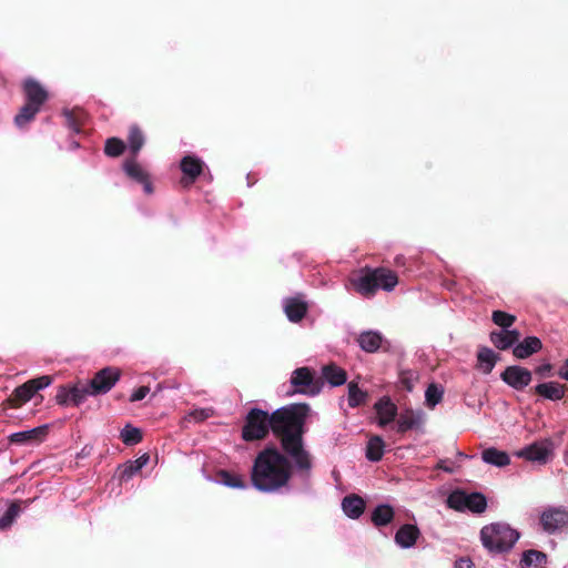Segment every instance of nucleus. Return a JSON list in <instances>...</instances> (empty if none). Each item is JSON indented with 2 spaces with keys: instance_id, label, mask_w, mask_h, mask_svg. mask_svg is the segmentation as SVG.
<instances>
[{
  "instance_id": "nucleus-1",
  "label": "nucleus",
  "mask_w": 568,
  "mask_h": 568,
  "mask_svg": "<svg viewBox=\"0 0 568 568\" xmlns=\"http://www.w3.org/2000/svg\"><path fill=\"white\" fill-rule=\"evenodd\" d=\"M310 406L305 403L290 404L272 413V433L282 450L292 458L295 469L308 475L313 467L311 453L304 446L305 423Z\"/></svg>"
},
{
  "instance_id": "nucleus-2",
  "label": "nucleus",
  "mask_w": 568,
  "mask_h": 568,
  "mask_svg": "<svg viewBox=\"0 0 568 568\" xmlns=\"http://www.w3.org/2000/svg\"><path fill=\"white\" fill-rule=\"evenodd\" d=\"M294 462L283 450L270 445L255 457L251 469L252 485L262 493H276L288 486Z\"/></svg>"
},
{
  "instance_id": "nucleus-3",
  "label": "nucleus",
  "mask_w": 568,
  "mask_h": 568,
  "mask_svg": "<svg viewBox=\"0 0 568 568\" xmlns=\"http://www.w3.org/2000/svg\"><path fill=\"white\" fill-rule=\"evenodd\" d=\"M352 282L356 292L361 295L373 297L378 290L393 291L398 284V276L394 271L386 267L371 268L366 266Z\"/></svg>"
},
{
  "instance_id": "nucleus-4",
  "label": "nucleus",
  "mask_w": 568,
  "mask_h": 568,
  "mask_svg": "<svg viewBox=\"0 0 568 568\" xmlns=\"http://www.w3.org/2000/svg\"><path fill=\"white\" fill-rule=\"evenodd\" d=\"M519 537L520 534L506 523H493L480 529L483 546L494 554L509 551Z\"/></svg>"
},
{
  "instance_id": "nucleus-5",
  "label": "nucleus",
  "mask_w": 568,
  "mask_h": 568,
  "mask_svg": "<svg viewBox=\"0 0 568 568\" xmlns=\"http://www.w3.org/2000/svg\"><path fill=\"white\" fill-rule=\"evenodd\" d=\"M53 382V377L50 375H42L24 382L22 385L16 387L12 393L6 398L0 405V413L4 416L8 415L9 409L21 408L24 404L30 402L32 398H39L42 402L43 396L38 393Z\"/></svg>"
},
{
  "instance_id": "nucleus-6",
  "label": "nucleus",
  "mask_w": 568,
  "mask_h": 568,
  "mask_svg": "<svg viewBox=\"0 0 568 568\" xmlns=\"http://www.w3.org/2000/svg\"><path fill=\"white\" fill-rule=\"evenodd\" d=\"M272 414L257 407L251 408L242 427V439L245 442L262 440L272 432Z\"/></svg>"
},
{
  "instance_id": "nucleus-7",
  "label": "nucleus",
  "mask_w": 568,
  "mask_h": 568,
  "mask_svg": "<svg viewBox=\"0 0 568 568\" xmlns=\"http://www.w3.org/2000/svg\"><path fill=\"white\" fill-rule=\"evenodd\" d=\"M447 505L457 511L469 510L474 514H483L487 508V499L481 493L456 489L449 494Z\"/></svg>"
},
{
  "instance_id": "nucleus-8",
  "label": "nucleus",
  "mask_w": 568,
  "mask_h": 568,
  "mask_svg": "<svg viewBox=\"0 0 568 568\" xmlns=\"http://www.w3.org/2000/svg\"><path fill=\"white\" fill-rule=\"evenodd\" d=\"M291 385L293 390L288 394H303L307 396H315L320 394L323 382L316 378L314 372L306 366L298 367L293 371L291 375Z\"/></svg>"
},
{
  "instance_id": "nucleus-9",
  "label": "nucleus",
  "mask_w": 568,
  "mask_h": 568,
  "mask_svg": "<svg viewBox=\"0 0 568 568\" xmlns=\"http://www.w3.org/2000/svg\"><path fill=\"white\" fill-rule=\"evenodd\" d=\"M121 377V369L114 366H108L94 374L88 384H83L87 395L95 396L105 394L112 389Z\"/></svg>"
},
{
  "instance_id": "nucleus-10",
  "label": "nucleus",
  "mask_w": 568,
  "mask_h": 568,
  "mask_svg": "<svg viewBox=\"0 0 568 568\" xmlns=\"http://www.w3.org/2000/svg\"><path fill=\"white\" fill-rule=\"evenodd\" d=\"M540 525L548 534H555L568 526V511L562 507H549L540 515Z\"/></svg>"
},
{
  "instance_id": "nucleus-11",
  "label": "nucleus",
  "mask_w": 568,
  "mask_h": 568,
  "mask_svg": "<svg viewBox=\"0 0 568 568\" xmlns=\"http://www.w3.org/2000/svg\"><path fill=\"white\" fill-rule=\"evenodd\" d=\"M504 383L516 390H523L532 381V374L529 369L518 365L507 366L500 374Z\"/></svg>"
},
{
  "instance_id": "nucleus-12",
  "label": "nucleus",
  "mask_w": 568,
  "mask_h": 568,
  "mask_svg": "<svg viewBox=\"0 0 568 568\" xmlns=\"http://www.w3.org/2000/svg\"><path fill=\"white\" fill-rule=\"evenodd\" d=\"M87 390L84 388V385L81 383H78L73 386L69 385H61L58 388L55 400L61 406L67 405H74L79 406L81 403H83L87 399Z\"/></svg>"
},
{
  "instance_id": "nucleus-13",
  "label": "nucleus",
  "mask_w": 568,
  "mask_h": 568,
  "mask_svg": "<svg viewBox=\"0 0 568 568\" xmlns=\"http://www.w3.org/2000/svg\"><path fill=\"white\" fill-rule=\"evenodd\" d=\"M204 162L194 155H185L180 162V169L183 173L181 184L185 187L192 185L196 179L203 173Z\"/></svg>"
},
{
  "instance_id": "nucleus-14",
  "label": "nucleus",
  "mask_w": 568,
  "mask_h": 568,
  "mask_svg": "<svg viewBox=\"0 0 568 568\" xmlns=\"http://www.w3.org/2000/svg\"><path fill=\"white\" fill-rule=\"evenodd\" d=\"M551 442H536L516 453V456L524 458L529 462H537L539 464H546L549 456L551 455Z\"/></svg>"
},
{
  "instance_id": "nucleus-15",
  "label": "nucleus",
  "mask_w": 568,
  "mask_h": 568,
  "mask_svg": "<svg viewBox=\"0 0 568 568\" xmlns=\"http://www.w3.org/2000/svg\"><path fill=\"white\" fill-rule=\"evenodd\" d=\"M49 433L48 425H42L32 429L13 433L8 437L9 444L26 446L42 443Z\"/></svg>"
},
{
  "instance_id": "nucleus-16",
  "label": "nucleus",
  "mask_w": 568,
  "mask_h": 568,
  "mask_svg": "<svg viewBox=\"0 0 568 568\" xmlns=\"http://www.w3.org/2000/svg\"><path fill=\"white\" fill-rule=\"evenodd\" d=\"M283 308L290 322L300 323L307 314L308 303L305 301L304 295L297 294L296 296L285 298Z\"/></svg>"
},
{
  "instance_id": "nucleus-17",
  "label": "nucleus",
  "mask_w": 568,
  "mask_h": 568,
  "mask_svg": "<svg viewBox=\"0 0 568 568\" xmlns=\"http://www.w3.org/2000/svg\"><path fill=\"white\" fill-rule=\"evenodd\" d=\"M23 93L26 97V103L40 110L49 98L47 90L41 85V83L31 78L23 82Z\"/></svg>"
},
{
  "instance_id": "nucleus-18",
  "label": "nucleus",
  "mask_w": 568,
  "mask_h": 568,
  "mask_svg": "<svg viewBox=\"0 0 568 568\" xmlns=\"http://www.w3.org/2000/svg\"><path fill=\"white\" fill-rule=\"evenodd\" d=\"M135 159L136 158L126 159L123 163V170L130 179L143 185L146 194H151L153 193V186L150 175Z\"/></svg>"
},
{
  "instance_id": "nucleus-19",
  "label": "nucleus",
  "mask_w": 568,
  "mask_h": 568,
  "mask_svg": "<svg viewBox=\"0 0 568 568\" xmlns=\"http://www.w3.org/2000/svg\"><path fill=\"white\" fill-rule=\"evenodd\" d=\"M424 425V413L410 408L403 410L397 418V433L405 434L408 430H420Z\"/></svg>"
},
{
  "instance_id": "nucleus-20",
  "label": "nucleus",
  "mask_w": 568,
  "mask_h": 568,
  "mask_svg": "<svg viewBox=\"0 0 568 568\" xmlns=\"http://www.w3.org/2000/svg\"><path fill=\"white\" fill-rule=\"evenodd\" d=\"M531 390L545 399L560 400L566 394L567 385L558 382H547L536 385Z\"/></svg>"
},
{
  "instance_id": "nucleus-21",
  "label": "nucleus",
  "mask_w": 568,
  "mask_h": 568,
  "mask_svg": "<svg viewBox=\"0 0 568 568\" xmlns=\"http://www.w3.org/2000/svg\"><path fill=\"white\" fill-rule=\"evenodd\" d=\"M420 536V530L416 525L404 524L395 534V542L402 548L413 547Z\"/></svg>"
},
{
  "instance_id": "nucleus-22",
  "label": "nucleus",
  "mask_w": 568,
  "mask_h": 568,
  "mask_svg": "<svg viewBox=\"0 0 568 568\" xmlns=\"http://www.w3.org/2000/svg\"><path fill=\"white\" fill-rule=\"evenodd\" d=\"M542 348L540 338L536 336H528L519 342L513 348V354L516 358L525 359Z\"/></svg>"
},
{
  "instance_id": "nucleus-23",
  "label": "nucleus",
  "mask_w": 568,
  "mask_h": 568,
  "mask_svg": "<svg viewBox=\"0 0 568 568\" xmlns=\"http://www.w3.org/2000/svg\"><path fill=\"white\" fill-rule=\"evenodd\" d=\"M375 409L378 415V425L382 427L392 423L397 416V407L388 397L379 399L375 404Z\"/></svg>"
},
{
  "instance_id": "nucleus-24",
  "label": "nucleus",
  "mask_w": 568,
  "mask_h": 568,
  "mask_svg": "<svg viewBox=\"0 0 568 568\" xmlns=\"http://www.w3.org/2000/svg\"><path fill=\"white\" fill-rule=\"evenodd\" d=\"M33 499L13 500L8 507L7 511L0 517V530H7L12 526L16 518L19 516L22 508H27Z\"/></svg>"
},
{
  "instance_id": "nucleus-25",
  "label": "nucleus",
  "mask_w": 568,
  "mask_h": 568,
  "mask_svg": "<svg viewBox=\"0 0 568 568\" xmlns=\"http://www.w3.org/2000/svg\"><path fill=\"white\" fill-rule=\"evenodd\" d=\"M344 513L352 519H357L365 510V501L358 495H348L342 501Z\"/></svg>"
},
{
  "instance_id": "nucleus-26",
  "label": "nucleus",
  "mask_w": 568,
  "mask_h": 568,
  "mask_svg": "<svg viewBox=\"0 0 568 568\" xmlns=\"http://www.w3.org/2000/svg\"><path fill=\"white\" fill-rule=\"evenodd\" d=\"M498 359L499 355L495 353L493 349L488 347H480L477 353V367L484 374H489L494 369Z\"/></svg>"
},
{
  "instance_id": "nucleus-27",
  "label": "nucleus",
  "mask_w": 568,
  "mask_h": 568,
  "mask_svg": "<svg viewBox=\"0 0 568 568\" xmlns=\"http://www.w3.org/2000/svg\"><path fill=\"white\" fill-rule=\"evenodd\" d=\"M394 517V508L388 504H382L373 510L371 519L375 527H384L390 524Z\"/></svg>"
},
{
  "instance_id": "nucleus-28",
  "label": "nucleus",
  "mask_w": 568,
  "mask_h": 568,
  "mask_svg": "<svg viewBox=\"0 0 568 568\" xmlns=\"http://www.w3.org/2000/svg\"><path fill=\"white\" fill-rule=\"evenodd\" d=\"M128 143L132 158H136L145 143V135L138 124H132L129 128Z\"/></svg>"
},
{
  "instance_id": "nucleus-29",
  "label": "nucleus",
  "mask_w": 568,
  "mask_h": 568,
  "mask_svg": "<svg viewBox=\"0 0 568 568\" xmlns=\"http://www.w3.org/2000/svg\"><path fill=\"white\" fill-rule=\"evenodd\" d=\"M322 375L332 386H341L346 383L347 379L346 372L333 363L322 368Z\"/></svg>"
},
{
  "instance_id": "nucleus-30",
  "label": "nucleus",
  "mask_w": 568,
  "mask_h": 568,
  "mask_svg": "<svg viewBox=\"0 0 568 568\" xmlns=\"http://www.w3.org/2000/svg\"><path fill=\"white\" fill-rule=\"evenodd\" d=\"M546 562V554L535 549L524 551L520 560L521 568H544Z\"/></svg>"
},
{
  "instance_id": "nucleus-31",
  "label": "nucleus",
  "mask_w": 568,
  "mask_h": 568,
  "mask_svg": "<svg viewBox=\"0 0 568 568\" xmlns=\"http://www.w3.org/2000/svg\"><path fill=\"white\" fill-rule=\"evenodd\" d=\"M481 458L485 463L497 466V467H504L509 465L510 458L506 452L499 450L495 447L487 448L483 450Z\"/></svg>"
},
{
  "instance_id": "nucleus-32",
  "label": "nucleus",
  "mask_w": 568,
  "mask_h": 568,
  "mask_svg": "<svg viewBox=\"0 0 568 568\" xmlns=\"http://www.w3.org/2000/svg\"><path fill=\"white\" fill-rule=\"evenodd\" d=\"M359 346L367 353L376 352L382 344V336L375 332H364L358 337Z\"/></svg>"
},
{
  "instance_id": "nucleus-33",
  "label": "nucleus",
  "mask_w": 568,
  "mask_h": 568,
  "mask_svg": "<svg viewBox=\"0 0 568 568\" xmlns=\"http://www.w3.org/2000/svg\"><path fill=\"white\" fill-rule=\"evenodd\" d=\"M385 444L382 437L373 436L366 446V458L371 462H379L384 455Z\"/></svg>"
},
{
  "instance_id": "nucleus-34",
  "label": "nucleus",
  "mask_w": 568,
  "mask_h": 568,
  "mask_svg": "<svg viewBox=\"0 0 568 568\" xmlns=\"http://www.w3.org/2000/svg\"><path fill=\"white\" fill-rule=\"evenodd\" d=\"M150 460L149 454H143L139 458L124 465L120 475L121 480L130 479L135 473L142 469Z\"/></svg>"
},
{
  "instance_id": "nucleus-35",
  "label": "nucleus",
  "mask_w": 568,
  "mask_h": 568,
  "mask_svg": "<svg viewBox=\"0 0 568 568\" xmlns=\"http://www.w3.org/2000/svg\"><path fill=\"white\" fill-rule=\"evenodd\" d=\"M217 478L222 484L231 488L243 489L246 487V484L241 475L229 470H220L217 473Z\"/></svg>"
},
{
  "instance_id": "nucleus-36",
  "label": "nucleus",
  "mask_w": 568,
  "mask_h": 568,
  "mask_svg": "<svg viewBox=\"0 0 568 568\" xmlns=\"http://www.w3.org/2000/svg\"><path fill=\"white\" fill-rule=\"evenodd\" d=\"M40 109L24 103L20 109L19 113L14 116V123L19 128L26 126L29 122H31L37 113H39Z\"/></svg>"
},
{
  "instance_id": "nucleus-37",
  "label": "nucleus",
  "mask_w": 568,
  "mask_h": 568,
  "mask_svg": "<svg viewBox=\"0 0 568 568\" xmlns=\"http://www.w3.org/2000/svg\"><path fill=\"white\" fill-rule=\"evenodd\" d=\"M64 116L67 121V125L73 132H80L83 125L85 113L81 109H73L70 111H64Z\"/></svg>"
},
{
  "instance_id": "nucleus-38",
  "label": "nucleus",
  "mask_w": 568,
  "mask_h": 568,
  "mask_svg": "<svg viewBox=\"0 0 568 568\" xmlns=\"http://www.w3.org/2000/svg\"><path fill=\"white\" fill-rule=\"evenodd\" d=\"M367 394L363 392L355 382L348 383V405L357 407L365 404Z\"/></svg>"
},
{
  "instance_id": "nucleus-39",
  "label": "nucleus",
  "mask_w": 568,
  "mask_h": 568,
  "mask_svg": "<svg viewBox=\"0 0 568 568\" xmlns=\"http://www.w3.org/2000/svg\"><path fill=\"white\" fill-rule=\"evenodd\" d=\"M120 438L125 445L133 446L142 442L143 436L139 428L126 425L121 430Z\"/></svg>"
},
{
  "instance_id": "nucleus-40",
  "label": "nucleus",
  "mask_w": 568,
  "mask_h": 568,
  "mask_svg": "<svg viewBox=\"0 0 568 568\" xmlns=\"http://www.w3.org/2000/svg\"><path fill=\"white\" fill-rule=\"evenodd\" d=\"M125 143L119 138H109L104 144V153L110 158H118L123 154Z\"/></svg>"
},
{
  "instance_id": "nucleus-41",
  "label": "nucleus",
  "mask_w": 568,
  "mask_h": 568,
  "mask_svg": "<svg viewBox=\"0 0 568 568\" xmlns=\"http://www.w3.org/2000/svg\"><path fill=\"white\" fill-rule=\"evenodd\" d=\"M444 390L437 384L432 383L426 392L425 399L428 407H435L443 399Z\"/></svg>"
},
{
  "instance_id": "nucleus-42",
  "label": "nucleus",
  "mask_w": 568,
  "mask_h": 568,
  "mask_svg": "<svg viewBox=\"0 0 568 568\" xmlns=\"http://www.w3.org/2000/svg\"><path fill=\"white\" fill-rule=\"evenodd\" d=\"M491 320L496 325L507 329L516 322V316L504 311H494L491 314Z\"/></svg>"
},
{
  "instance_id": "nucleus-43",
  "label": "nucleus",
  "mask_w": 568,
  "mask_h": 568,
  "mask_svg": "<svg viewBox=\"0 0 568 568\" xmlns=\"http://www.w3.org/2000/svg\"><path fill=\"white\" fill-rule=\"evenodd\" d=\"M490 342L498 349L505 351L511 347V341L505 335L504 331H494L490 333Z\"/></svg>"
},
{
  "instance_id": "nucleus-44",
  "label": "nucleus",
  "mask_w": 568,
  "mask_h": 568,
  "mask_svg": "<svg viewBox=\"0 0 568 568\" xmlns=\"http://www.w3.org/2000/svg\"><path fill=\"white\" fill-rule=\"evenodd\" d=\"M417 373L414 371H402L399 374L400 384L409 392L413 389L414 382L417 381Z\"/></svg>"
},
{
  "instance_id": "nucleus-45",
  "label": "nucleus",
  "mask_w": 568,
  "mask_h": 568,
  "mask_svg": "<svg viewBox=\"0 0 568 568\" xmlns=\"http://www.w3.org/2000/svg\"><path fill=\"white\" fill-rule=\"evenodd\" d=\"M150 392V387L149 386H140L138 389H135L131 397H130V402H139V400H142Z\"/></svg>"
},
{
  "instance_id": "nucleus-46",
  "label": "nucleus",
  "mask_w": 568,
  "mask_h": 568,
  "mask_svg": "<svg viewBox=\"0 0 568 568\" xmlns=\"http://www.w3.org/2000/svg\"><path fill=\"white\" fill-rule=\"evenodd\" d=\"M508 339L511 341V345H517L519 343L520 333L517 329H503Z\"/></svg>"
},
{
  "instance_id": "nucleus-47",
  "label": "nucleus",
  "mask_w": 568,
  "mask_h": 568,
  "mask_svg": "<svg viewBox=\"0 0 568 568\" xmlns=\"http://www.w3.org/2000/svg\"><path fill=\"white\" fill-rule=\"evenodd\" d=\"M551 369H552V365L549 363H546V364L538 366L535 369V372H536V374L544 377V376H548L550 374Z\"/></svg>"
},
{
  "instance_id": "nucleus-48",
  "label": "nucleus",
  "mask_w": 568,
  "mask_h": 568,
  "mask_svg": "<svg viewBox=\"0 0 568 568\" xmlns=\"http://www.w3.org/2000/svg\"><path fill=\"white\" fill-rule=\"evenodd\" d=\"M557 374L560 378L568 381V358L564 362Z\"/></svg>"
},
{
  "instance_id": "nucleus-49",
  "label": "nucleus",
  "mask_w": 568,
  "mask_h": 568,
  "mask_svg": "<svg viewBox=\"0 0 568 568\" xmlns=\"http://www.w3.org/2000/svg\"><path fill=\"white\" fill-rule=\"evenodd\" d=\"M191 416L197 420V422H202L204 420L205 418H207V414L205 413L204 409H200V410H194L191 413Z\"/></svg>"
},
{
  "instance_id": "nucleus-50",
  "label": "nucleus",
  "mask_w": 568,
  "mask_h": 568,
  "mask_svg": "<svg viewBox=\"0 0 568 568\" xmlns=\"http://www.w3.org/2000/svg\"><path fill=\"white\" fill-rule=\"evenodd\" d=\"M473 566V562L468 558H462L459 561H457V567L459 568H470Z\"/></svg>"
},
{
  "instance_id": "nucleus-51",
  "label": "nucleus",
  "mask_w": 568,
  "mask_h": 568,
  "mask_svg": "<svg viewBox=\"0 0 568 568\" xmlns=\"http://www.w3.org/2000/svg\"><path fill=\"white\" fill-rule=\"evenodd\" d=\"M444 463H445L444 460H440L438 464V468L444 469L445 471H452V469L448 468L447 466H445Z\"/></svg>"
},
{
  "instance_id": "nucleus-52",
  "label": "nucleus",
  "mask_w": 568,
  "mask_h": 568,
  "mask_svg": "<svg viewBox=\"0 0 568 568\" xmlns=\"http://www.w3.org/2000/svg\"><path fill=\"white\" fill-rule=\"evenodd\" d=\"M457 455H458V456H460V457H464V458H466V457H467V455H466V454L460 453V452H458V453H457Z\"/></svg>"
}]
</instances>
